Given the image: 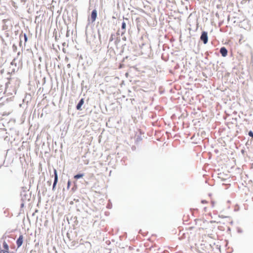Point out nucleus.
Segmentation results:
<instances>
[{"instance_id":"25","label":"nucleus","mask_w":253,"mask_h":253,"mask_svg":"<svg viewBox=\"0 0 253 253\" xmlns=\"http://www.w3.org/2000/svg\"><path fill=\"white\" fill-rule=\"evenodd\" d=\"M201 203H203V204H205V203H207V201L205 200H203L201 201Z\"/></svg>"},{"instance_id":"17","label":"nucleus","mask_w":253,"mask_h":253,"mask_svg":"<svg viewBox=\"0 0 253 253\" xmlns=\"http://www.w3.org/2000/svg\"><path fill=\"white\" fill-rule=\"evenodd\" d=\"M210 53H211V52L210 51H207L205 53V55H206V56L205 57V59L208 60V57L209 56Z\"/></svg>"},{"instance_id":"24","label":"nucleus","mask_w":253,"mask_h":253,"mask_svg":"<svg viewBox=\"0 0 253 253\" xmlns=\"http://www.w3.org/2000/svg\"><path fill=\"white\" fill-rule=\"evenodd\" d=\"M219 217H220V218H226V217H227V216H224L223 215H219Z\"/></svg>"},{"instance_id":"29","label":"nucleus","mask_w":253,"mask_h":253,"mask_svg":"<svg viewBox=\"0 0 253 253\" xmlns=\"http://www.w3.org/2000/svg\"><path fill=\"white\" fill-rule=\"evenodd\" d=\"M126 37H124V38H123V40H126Z\"/></svg>"},{"instance_id":"9","label":"nucleus","mask_w":253,"mask_h":253,"mask_svg":"<svg viewBox=\"0 0 253 253\" xmlns=\"http://www.w3.org/2000/svg\"><path fill=\"white\" fill-rule=\"evenodd\" d=\"M53 176H54V180H55L57 181L58 180L57 171L55 169H53Z\"/></svg>"},{"instance_id":"10","label":"nucleus","mask_w":253,"mask_h":253,"mask_svg":"<svg viewBox=\"0 0 253 253\" xmlns=\"http://www.w3.org/2000/svg\"><path fill=\"white\" fill-rule=\"evenodd\" d=\"M58 181V180L57 181V180H54L53 185H52V191H55Z\"/></svg>"},{"instance_id":"15","label":"nucleus","mask_w":253,"mask_h":253,"mask_svg":"<svg viewBox=\"0 0 253 253\" xmlns=\"http://www.w3.org/2000/svg\"><path fill=\"white\" fill-rule=\"evenodd\" d=\"M248 135L249 136H250L251 137H252V139L253 140V131L252 130H250L249 132H248Z\"/></svg>"},{"instance_id":"13","label":"nucleus","mask_w":253,"mask_h":253,"mask_svg":"<svg viewBox=\"0 0 253 253\" xmlns=\"http://www.w3.org/2000/svg\"><path fill=\"white\" fill-rule=\"evenodd\" d=\"M129 57L128 56H126L124 57L122 60H121L122 62H123L124 63H125L126 65V60L129 58Z\"/></svg>"},{"instance_id":"3","label":"nucleus","mask_w":253,"mask_h":253,"mask_svg":"<svg viewBox=\"0 0 253 253\" xmlns=\"http://www.w3.org/2000/svg\"><path fill=\"white\" fill-rule=\"evenodd\" d=\"M97 16V11L96 9H93L91 13L90 19L92 23L95 21Z\"/></svg>"},{"instance_id":"14","label":"nucleus","mask_w":253,"mask_h":253,"mask_svg":"<svg viewBox=\"0 0 253 253\" xmlns=\"http://www.w3.org/2000/svg\"><path fill=\"white\" fill-rule=\"evenodd\" d=\"M126 66V64L122 62V61L119 64V68L121 69L124 68Z\"/></svg>"},{"instance_id":"4","label":"nucleus","mask_w":253,"mask_h":253,"mask_svg":"<svg viewBox=\"0 0 253 253\" xmlns=\"http://www.w3.org/2000/svg\"><path fill=\"white\" fill-rule=\"evenodd\" d=\"M84 98H82L79 100V101L78 102V104H77V105L76 106V109L77 110H79V111L82 110V107L83 105V104H84Z\"/></svg>"},{"instance_id":"27","label":"nucleus","mask_w":253,"mask_h":253,"mask_svg":"<svg viewBox=\"0 0 253 253\" xmlns=\"http://www.w3.org/2000/svg\"><path fill=\"white\" fill-rule=\"evenodd\" d=\"M211 204H212V207H213L214 204V202H213V201H212V202H211Z\"/></svg>"},{"instance_id":"22","label":"nucleus","mask_w":253,"mask_h":253,"mask_svg":"<svg viewBox=\"0 0 253 253\" xmlns=\"http://www.w3.org/2000/svg\"><path fill=\"white\" fill-rule=\"evenodd\" d=\"M47 183L48 185L49 186H50L51 184V180H50L47 181Z\"/></svg>"},{"instance_id":"12","label":"nucleus","mask_w":253,"mask_h":253,"mask_svg":"<svg viewBox=\"0 0 253 253\" xmlns=\"http://www.w3.org/2000/svg\"><path fill=\"white\" fill-rule=\"evenodd\" d=\"M115 35L114 34H111L110 38H109V42H112L114 38H115Z\"/></svg>"},{"instance_id":"31","label":"nucleus","mask_w":253,"mask_h":253,"mask_svg":"<svg viewBox=\"0 0 253 253\" xmlns=\"http://www.w3.org/2000/svg\"><path fill=\"white\" fill-rule=\"evenodd\" d=\"M75 218H76V220H77V217L76 216L75 217Z\"/></svg>"},{"instance_id":"23","label":"nucleus","mask_w":253,"mask_h":253,"mask_svg":"<svg viewBox=\"0 0 253 253\" xmlns=\"http://www.w3.org/2000/svg\"><path fill=\"white\" fill-rule=\"evenodd\" d=\"M24 202H22V203L20 204V208H23L24 207Z\"/></svg>"},{"instance_id":"21","label":"nucleus","mask_w":253,"mask_h":253,"mask_svg":"<svg viewBox=\"0 0 253 253\" xmlns=\"http://www.w3.org/2000/svg\"><path fill=\"white\" fill-rule=\"evenodd\" d=\"M21 36H22V35H20V42H19V45H20V46H21V45H22Z\"/></svg>"},{"instance_id":"30","label":"nucleus","mask_w":253,"mask_h":253,"mask_svg":"<svg viewBox=\"0 0 253 253\" xmlns=\"http://www.w3.org/2000/svg\"><path fill=\"white\" fill-rule=\"evenodd\" d=\"M46 191V189L45 188V190L42 192V193H43L44 192V191Z\"/></svg>"},{"instance_id":"6","label":"nucleus","mask_w":253,"mask_h":253,"mask_svg":"<svg viewBox=\"0 0 253 253\" xmlns=\"http://www.w3.org/2000/svg\"><path fill=\"white\" fill-rule=\"evenodd\" d=\"M219 52L221 54L222 56L225 57L227 55L228 50L225 46H222L220 48Z\"/></svg>"},{"instance_id":"35","label":"nucleus","mask_w":253,"mask_h":253,"mask_svg":"<svg viewBox=\"0 0 253 253\" xmlns=\"http://www.w3.org/2000/svg\"><path fill=\"white\" fill-rule=\"evenodd\" d=\"M117 42V40L115 41V43H116Z\"/></svg>"},{"instance_id":"34","label":"nucleus","mask_w":253,"mask_h":253,"mask_svg":"<svg viewBox=\"0 0 253 253\" xmlns=\"http://www.w3.org/2000/svg\"><path fill=\"white\" fill-rule=\"evenodd\" d=\"M214 221H211V222H214Z\"/></svg>"},{"instance_id":"8","label":"nucleus","mask_w":253,"mask_h":253,"mask_svg":"<svg viewBox=\"0 0 253 253\" xmlns=\"http://www.w3.org/2000/svg\"><path fill=\"white\" fill-rule=\"evenodd\" d=\"M84 175V173H78L74 176V178L75 179L78 180L81 178H82Z\"/></svg>"},{"instance_id":"16","label":"nucleus","mask_w":253,"mask_h":253,"mask_svg":"<svg viewBox=\"0 0 253 253\" xmlns=\"http://www.w3.org/2000/svg\"><path fill=\"white\" fill-rule=\"evenodd\" d=\"M24 39L25 42H26L27 41H28V37H27V35H26V34H25V33L24 34Z\"/></svg>"},{"instance_id":"32","label":"nucleus","mask_w":253,"mask_h":253,"mask_svg":"<svg viewBox=\"0 0 253 253\" xmlns=\"http://www.w3.org/2000/svg\"><path fill=\"white\" fill-rule=\"evenodd\" d=\"M84 81H82V85H83V83H84Z\"/></svg>"},{"instance_id":"28","label":"nucleus","mask_w":253,"mask_h":253,"mask_svg":"<svg viewBox=\"0 0 253 253\" xmlns=\"http://www.w3.org/2000/svg\"><path fill=\"white\" fill-rule=\"evenodd\" d=\"M13 48H16V46L14 44H13Z\"/></svg>"},{"instance_id":"18","label":"nucleus","mask_w":253,"mask_h":253,"mask_svg":"<svg viewBox=\"0 0 253 253\" xmlns=\"http://www.w3.org/2000/svg\"><path fill=\"white\" fill-rule=\"evenodd\" d=\"M71 182L70 180H68V182H67V189H69L70 186H71Z\"/></svg>"},{"instance_id":"20","label":"nucleus","mask_w":253,"mask_h":253,"mask_svg":"<svg viewBox=\"0 0 253 253\" xmlns=\"http://www.w3.org/2000/svg\"><path fill=\"white\" fill-rule=\"evenodd\" d=\"M125 45H126V44H124V45L122 46V50H121V51H120V54H121H121L124 52V48H125Z\"/></svg>"},{"instance_id":"26","label":"nucleus","mask_w":253,"mask_h":253,"mask_svg":"<svg viewBox=\"0 0 253 253\" xmlns=\"http://www.w3.org/2000/svg\"><path fill=\"white\" fill-rule=\"evenodd\" d=\"M238 232L239 233H242V230L241 229H238Z\"/></svg>"},{"instance_id":"5","label":"nucleus","mask_w":253,"mask_h":253,"mask_svg":"<svg viewBox=\"0 0 253 253\" xmlns=\"http://www.w3.org/2000/svg\"><path fill=\"white\" fill-rule=\"evenodd\" d=\"M16 245L18 248L20 247L23 243V236L21 234L16 240Z\"/></svg>"},{"instance_id":"33","label":"nucleus","mask_w":253,"mask_h":253,"mask_svg":"<svg viewBox=\"0 0 253 253\" xmlns=\"http://www.w3.org/2000/svg\"><path fill=\"white\" fill-rule=\"evenodd\" d=\"M244 151L243 150H242V153H244Z\"/></svg>"},{"instance_id":"19","label":"nucleus","mask_w":253,"mask_h":253,"mask_svg":"<svg viewBox=\"0 0 253 253\" xmlns=\"http://www.w3.org/2000/svg\"><path fill=\"white\" fill-rule=\"evenodd\" d=\"M0 253H9V250H6L5 249L1 250Z\"/></svg>"},{"instance_id":"2","label":"nucleus","mask_w":253,"mask_h":253,"mask_svg":"<svg viewBox=\"0 0 253 253\" xmlns=\"http://www.w3.org/2000/svg\"><path fill=\"white\" fill-rule=\"evenodd\" d=\"M200 39L204 44H207L209 40L208 32L205 31H203L201 33Z\"/></svg>"},{"instance_id":"1","label":"nucleus","mask_w":253,"mask_h":253,"mask_svg":"<svg viewBox=\"0 0 253 253\" xmlns=\"http://www.w3.org/2000/svg\"><path fill=\"white\" fill-rule=\"evenodd\" d=\"M20 196L21 197V200L22 202L26 201H29L31 197V192H29V190H27L26 187H23L22 188Z\"/></svg>"},{"instance_id":"11","label":"nucleus","mask_w":253,"mask_h":253,"mask_svg":"<svg viewBox=\"0 0 253 253\" xmlns=\"http://www.w3.org/2000/svg\"><path fill=\"white\" fill-rule=\"evenodd\" d=\"M3 248L6 250H9V246L5 241L3 243Z\"/></svg>"},{"instance_id":"7","label":"nucleus","mask_w":253,"mask_h":253,"mask_svg":"<svg viewBox=\"0 0 253 253\" xmlns=\"http://www.w3.org/2000/svg\"><path fill=\"white\" fill-rule=\"evenodd\" d=\"M126 29V24L125 21H123L122 22V25H121V29H122V30L123 31L121 33V35L122 36H123V35L124 34V33H125Z\"/></svg>"}]
</instances>
